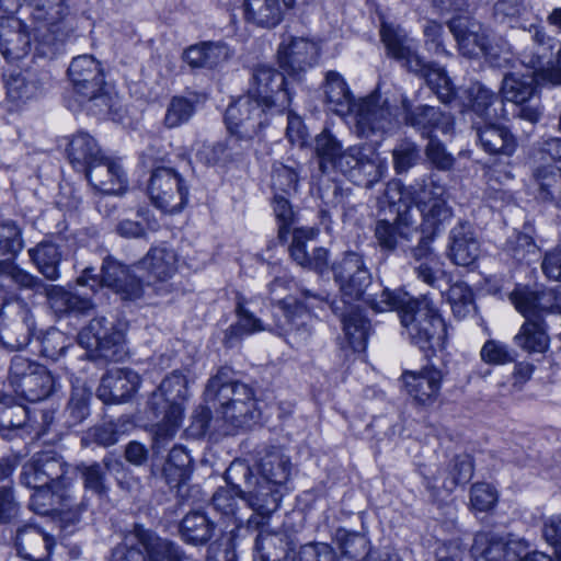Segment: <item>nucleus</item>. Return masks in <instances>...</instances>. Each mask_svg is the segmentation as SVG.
<instances>
[{
    "mask_svg": "<svg viewBox=\"0 0 561 561\" xmlns=\"http://www.w3.org/2000/svg\"><path fill=\"white\" fill-rule=\"evenodd\" d=\"M364 299L378 312L397 310L408 339L427 357L445 348L446 324L426 296L413 298L403 290L385 288L379 296L368 295Z\"/></svg>",
    "mask_w": 561,
    "mask_h": 561,
    "instance_id": "nucleus-1",
    "label": "nucleus"
},
{
    "mask_svg": "<svg viewBox=\"0 0 561 561\" xmlns=\"http://www.w3.org/2000/svg\"><path fill=\"white\" fill-rule=\"evenodd\" d=\"M314 152L322 174L337 171L366 188L379 182L387 171L385 160L375 150L362 146L343 149L341 141L328 129L316 137Z\"/></svg>",
    "mask_w": 561,
    "mask_h": 561,
    "instance_id": "nucleus-2",
    "label": "nucleus"
},
{
    "mask_svg": "<svg viewBox=\"0 0 561 561\" xmlns=\"http://www.w3.org/2000/svg\"><path fill=\"white\" fill-rule=\"evenodd\" d=\"M186 399L187 379L179 371L168 375L149 396L146 414L157 421L151 426L154 450L170 442L181 427Z\"/></svg>",
    "mask_w": 561,
    "mask_h": 561,
    "instance_id": "nucleus-3",
    "label": "nucleus"
},
{
    "mask_svg": "<svg viewBox=\"0 0 561 561\" xmlns=\"http://www.w3.org/2000/svg\"><path fill=\"white\" fill-rule=\"evenodd\" d=\"M295 290L300 297L289 295L277 300L280 314L274 313V322L268 329L283 336L293 348L299 350L309 343L314 331L316 320L310 309L327 302L328 295L298 286Z\"/></svg>",
    "mask_w": 561,
    "mask_h": 561,
    "instance_id": "nucleus-4",
    "label": "nucleus"
},
{
    "mask_svg": "<svg viewBox=\"0 0 561 561\" xmlns=\"http://www.w3.org/2000/svg\"><path fill=\"white\" fill-rule=\"evenodd\" d=\"M232 370L221 367L213 376L205 389L207 402L219 405L222 419L239 428L256 416V400L253 389L243 382L233 380Z\"/></svg>",
    "mask_w": 561,
    "mask_h": 561,
    "instance_id": "nucleus-5",
    "label": "nucleus"
},
{
    "mask_svg": "<svg viewBox=\"0 0 561 561\" xmlns=\"http://www.w3.org/2000/svg\"><path fill=\"white\" fill-rule=\"evenodd\" d=\"M243 478V502L255 513L248 519L249 527H260L262 522L257 519L268 518L279 506L282 493L279 486L272 482L262 481V476H253L251 468L241 461L232 462L225 472V479L229 483Z\"/></svg>",
    "mask_w": 561,
    "mask_h": 561,
    "instance_id": "nucleus-6",
    "label": "nucleus"
},
{
    "mask_svg": "<svg viewBox=\"0 0 561 561\" xmlns=\"http://www.w3.org/2000/svg\"><path fill=\"white\" fill-rule=\"evenodd\" d=\"M75 478V471L64 458L53 450L36 453L26 461L21 482L27 488L66 489Z\"/></svg>",
    "mask_w": 561,
    "mask_h": 561,
    "instance_id": "nucleus-7",
    "label": "nucleus"
},
{
    "mask_svg": "<svg viewBox=\"0 0 561 561\" xmlns=\"http://www.w3.org/2000/svg\"><path fill=\"white\" fill-rule=\"evenodd\" d=\"M93 267H85L77 283L80 286H99L112 288L123 300H137L142 297L144 287L140 279L130 273V270L119 262L107 256L101 268V276L94 274Z\"/></svg>",
    "mask_w": 561,
    "mask_h": 561,
    "instance_id": "nucleus-8",
    "label": "nucleus"
},
{
    "mask_svg": "<svg viewBox=\"0 0 561 561\" xmlns=\"http://www.w3.org/2000/svg\"><path fill=\"white\" fill-rule=\"evenodd\" d=\"M33 327V317L27 306L13 296L3 297L0 309V345L10 352L25 347Z\"/></svg>",
    "mask_w": 561,
    "mask_h": 561,
    "instance_id": "nucleus-9",
    "label": "nucleus"
},
{
    "mask_svg": "<svg viewBox=\"0 0 561 561\" xmlns=\"http://www.w3.org/2000/svg\"><path fill=\"white\" fill-rule=\"evenodd\" d=\"M78 342L94 358L117 362L122 358L124 333L104 317L92 319L78 334Z\"/></svg>",
    "mask_w": 561,
    "mask_h": 561,
    "instance_id": "nucleus-10",
    "label": "nucleus"
},
{
    "mask_svg": "<svg viewBox=\"0 0 561 561\" xmlns=\"http://www.w3.org/2000/svg\"><path fill=\"white\" fill-rule=\"evenodd\" d=\"M248 93L262 102L271 116L283 113L291 102L285 76L267 65H257L253 69Z\"/></svg>",
    "mask_w": 561,
    "mask_h": 561,
    "instance_id": "nucleus-11",
    "label": "nucleus"
},
{
    "mask_svg": "<svg viewBox=\"0 0 561 561\" xmlns=\"http://www.w3.org/2000/svg\"><path fill=\"white\" fill-rule=\"evenodd\" d=\"M268 111L251 94L240 96L225 115L228 129L240 139H252L268 123Z\"/></svg>",
    "mask_w": 561,
    "mask_h": 561,
    "instance_id": "nucleus-12",
    "label": "nucleus"
},
{
    "mask_svg": "<svg viewBox=\"0 0 561 561\" xmlns=\"http://www.w3.org/2000/svg\"><path fill=\"white\" fill-rule=\"evenodd\" d=\"M448 27L455 36L462 55L470 58L483 55L493 67L497 68H504L511 62L508 57L501 58L492 53L488 36L480 23L466 16H457L448 22Z\"/></svg>",
    "mask_w": 561,
    "mask_h": 561,
    "instance_id": "nucleus-13",
    "label": "nucleus"
},
{
    "mask_svg": "<svg viewBox=\"0 0 561 561\" xmlns=\"http://www.w3.org/2000/svg\"><path fill=\"white\" fill-rule=\"evenodd\" d=\"M148 191L153 205L170 214L182 210L188 198L183 178L170 168H158L152 172Z\"/></svg>",
    "mask_w": 561,
    "mask_h": 561,
    "instance_id": "nucleus-14",
    "label": "nucleus"
},
{
    "mask_svg": "<svg viewBox=\"0 0 561 561\" xmlns=\"http://www.w3.org/2000/svg\"><path fill=\"white\" fill-rule=\"evenodd\" d=\"M415 201L427 230H439L453 216L451 208L447 205L446 187L433 174L423 180L415 192Z\"/></svg>",
    "mask_w": 561,
    "mask_h": 561,
    "instance_id": "nucleus-15",
    "label": "nucleus"
},
{
    "mask_svg": "<svg viewBox=\"0 0 561 561\" xmlns=\"http://www.w3.org/2000/svg\"><path fill=\"white\" fill-rule=\"evenodd\" d=\"M420 474L424 484L433 494H439L442 491L453 492L459 484L468 483L473 476V461L470 455L461 454L455 456L449 461V476L440 477V467L428 461L419 467Z\"/></svg>",
    "mask_w": 561,
    "mask_h": 561,
    "instance_id": "nucleus-16",
    "label": "nucleus"
},
{
    "mask_svg": "<svg viewBox=\"0 0 561 561\" xmlns=\"http://www.w3.org/2000/svg\"><path fill=\"white\" fill-rule=\"evenodd\" d=\"M351 114L354 115V127L359 137L386 133L396 125L387 101L376 93L359 100Z\"/></svg>",
    "mask_w": 561,
    "mask_h": 561,
    "instance_id": "nucleus-17",
    "label": "nucleus"
},
{
    "mask_svg": "<svg viewBox=\"0 0 561 561\" xmlns=\"http://www.w3.org/2000/svg\"><path fill=\"white\" fill-rule=\"evenodd\" d=\"M333 273L334 279L345 297L350 299L364 298L366 288L370 285L371 275L360 254L345 253L343 259L333 265Z\"/></svg>",
    "mask_w": 561,
    "mask_h": 561,
    "instance_id": "nucleus-18",
    "label": "nucleus"
},
{
    "mask_svg": "<svg viewBox=\"0 0 561 561\" xmlns=\"http://www.w3.org/2000/svg\"><path fill=\"white\" fill-rule=\"evenodd\" d=\"M417 225L410 206L399 209L393 221L380 219L375 225V238L383 251L393 252L403 242H410Z\"/></svg>",
    "mask_w": 561,
    "mask_h": 561,
    "instance_id": "nucleus-19",
    "label": "nucleus"
},
{
    "mask_svg": "<svg viewBox=\"0 0 561 561\" xmlns=\"http://www.w3.org/2000/svg\"><path fill=\"white\" fill-rule=\"evenodd\" d=\"M380 37L389 57L400 61L411 72L424 69V59L419 55L414 41L403 28L382 22Z\"/></svg>",
    "mask_w": 561,
    "mask_h": 561,
    "instance_id": "nucleus-20",
    "label": "nucleus"
},
{
    "mask_svg": "<svg viewBox=\"0 0 561 561\" xmlns=\"http://www.w3.org/2000/svg\"><path fill=\"white\" fill-rule=\"evenodd\" d=\"M402 380L413 403L427 408L433 405L439 397L443 375L436 367L425 366L416 371H404Z\"/></svg>",
    "mask_w": 561,
    "mask_h": 561,
    "instance_id": "nucleus-21",
    "label": "nucleus"
},
{
    "mask_svg": "<svg viewBox=\"0 0 561 561\" xmlns=\"http://www.w3.org/2000/svg\"><path fill=\"white\" fill-rule=\"evenodd\" d=\"M140 386V376L129 368H116L103 375L96 396L104 403H121L131 398Z\"/></svg>",
    "mask_w": 561,
    "mask_h": 561,
    "instance_id": "nucleus-22",
    "label": "nucleus"
},
{
    "mask_svg": "<svg viewBox=\"0 0 561 561\" xmlns=\"http://www.w3.org/2000/svg\"><path fill=\"white\" fill-rule=\"evenodd\" d=\"M317 234L318 230L313 228L294 229L289 251L297 264L322 272L328 266L329 256L327 249L316 244Z\"/></svg>",
    "mask_w": 561,
    "mask_h": 561,
    "instance_id": "nucleus-23",
    "label": "nucleus"
},
{
    "mask_svg": "<svg viewBox=\"0 0 561 561\" xmlns=\"http://www.w3.org/2000/svg\"><path fill=\"white\" fill-rule=\"evenodd\" d=\"M520 543L493 533H478L471 547L477 561H519Z\"/></svg>",
    "mask_w": 561,
    "mask_h": 561,
    "instance_id": "nucleus-24",
    "label": "nucleus"
},
{
    "mask_svg": "<svg viewBox=\"0 0 561 561\" xmlns=\"http://www.w3.org/2000/svg\"><path fill=\"white\" fill-rule=\"evenodd\" d=\"M68 76L78 98L100 91L105 83L101 65L92 55L73 58L68 67Z\"/></svg>",
    "mask_w": 561,
    "mask_h": 561,
    "instance_id": "nucleus-25",
    "label": "nucleus"
},
{
    "mask_svg": "<svg viewBox=\"0 0 561 561\" xmlns=\"http://www.w3.org/2000/svg\"><path fill=\"white\" fill-rule=\"evenodd\" d=\"M31 51V38L25 23L16 18L0 19V53L9 61L24 58Z\"/></svg>",
    "mask_w": 561,
    "mask_h": 561,
    "instance_id": "nucleus-26",
    "label": "nucleus"
},
{
    "mask_svg": "<svg viewBox=\"0 0 561 561\" xmlns=\"http://www.w3.org/2000/svg\"><path fill=\"white\" fill-rule=\"evenodd\" d=\"M400 108L404 124L416 129L425 131L436 127L447 133L453 126L449 114H445L439 108L430 105L414 107L405 95L401 96Z\"/></svg>",
    "mask_w": 561,
    "mask_h": 561,
    "instance_id": "nucleus-27",
    "label": "nucleus"
},
{
    "mask_svg": "<svg viewBox=\"0 0 561 561\" xmlns=\"http://www.w3.org/2000/svg\"><path fill=\"white\" fill-rule=\"evenodd\" d=\"M528 32L533 45L522 54V62L535 71H542L561 46V42L547 34L546 30L536 24H530Z\"/></svg>",
    "mask_w": 561,
    "mask_h": 561,
    "instance_id": "nucleus-28",
    "label": "nucleus"
},
{
    "mask_svg": "<svg viewBox=\"0 0 561 561\" xmlns=\"http://www.w3.org/2000/svg\"><path fill=\"white\" fill-rule=\"evenodd\" d=\"M54 543L53 537L34 525H24L16 530V552L27 561H47Z\"/></svg>",
    "mask_w": 561,
    "mask_h": 561,
    "instance_id": "nucleus-29",
    "label": "nucleus"
},
{
    "mask_svg": "<svg viewBox=\"0 0 561 561\" xmlns=\"http://www.w3.org/2000/svg\"><path fill=\"white\" fill-rule=\"evenodd\" d=\"M91 186L104 194H123L126 179L122 168L112 159L103 157L84 173Z\"/></svg>",
    "mask_w": 561,
    "mask_h": 561,
    "instance_id": "nucleus-30",
    "label": "nucleus"
},
{
    "mask_svg": "<svg viewBox=\"0 0 561 561\" xmlns=\"http://www.w3.org/2000/svg\"><path fill=\"white\" fill-rule=\"evenodd\" d=\"M27 5L36 33H55L58 25L70 14L69 0H27Z\"/></svg>",
    "mask_w": 561,
    "mask_h": 561,
    "instance_id": "nucleus-31",
    "label": "nucleus"
},
{
    "mask_svg": "<svg viewBox=\"0 0 561 561\" xmlns=\"http://www.w3.org/2000/svg\"><path fill=\"white\" fill-rule=\"evenodd\" d=\"M278 64L289 75H298L313 65L317 47L305 38H294L287 45H280L277 51Z\"/></svg>",
    "mask_w": 561,
    "mask_h": 561,
    "instance_id": "nucleus-32",
    "label": "nucleus"
},
{
    "mask_svg": "<svg viewBox=\"0 0 561 561\" xmlns=\"http://www.w3.org/2000/svg\"><path fill=\"white\" fill-rule=\"evenodd\" d=\"M133 536L144 547L150 561H192L178 545L158 537L141 525L134 526Z\"/></svg>",
    "mask_w": 561,
    "mask_h": 561,
    "instance_id": "nucleus-33",
    "label": "nucleus"
},
{
    "mask_svg": "<svg viewBox=\"0 0 561 561\" xmlns=\"http://www.w3.org/2000/svg\"><path fill=\"white\" fill-rule=\"evenodd\" d=\"M558 286L543 291L516 289L511 294V301L524 316L541 319V312H557Z\"/></svg>",
    "mask_w": 561,
    "mask_h": 561,
    "instance_id": "nucleus-34",
    "label": "nucleus"
},
{
    "mask_svg": "<svg viewBox=\"0 0 561 561\" xmlns=\"http://www.w3.org/2000/svg\"><path fill=\"white\" fill-rule=\"evenodd\" d=\"M473 129L484 151L505 156H511L515 151V138L505 126L482 121L474 123Z\"/></svg>",
    "mask_w": 561,
    "mask_h": 561,
    "instance_id": "nucleus-35",
    "label": "nucleus"
},
{
    "mask_svg": "<svg viewBox=\"0 0 561 561\" xmlns=\"http://www.w3.org/2000/svg\"><path fill=\"white\" fill-rule=\"evenodd\" d=\"M323 92L329 110L341 116L351 114L357 103L344 78L334 70L325 73Z\"/></svg>",
    "mask_w": 561,
    "mask_h": 561,
    "instance_id": "nucleus-36",
    "label": "nucleus"
},
{
    "mask_svg": "<svg viewBox=\"0 0 561 561\" xmlns=\"http://www.w3.org/2000/svg\"><path fill=\"white\" fill-rule=\"evenodd\" d=\"M479 243L469 225L459 224L451 229L449 256L455 264L469 266L479 256Z\"/></svg>",
    "mask_w": 561,
    "mask_h": 561,
    "instance_id": "nucleus-37",
    "label": "nucleus"
},
{
    "mask_svg": "<svg viewBox=\"0 0 561 561\" xmlns=\"http://www.w3.org/2000/svg\"><path fill=\"white\" fill-rule=\"evenodd\" d=\"M102 153L96 141L85 133H79L69 142L68 158L72 167L82 172H87L92 164L100 161Z\"/></svg>",
    "mask_w": 561,
    "mask_h": 561,
    "instance_id": "nucleus-38",
    "label": "nucleus"
},
{
    "mask_svg": "<svg viewBox=\"0 0 561 561\" xmlns=\"http://www.w3.org/2000/svg\"><path fill=\"white\" fill-rule=\"evenodd\" d=\"M141 268L146 270L152 278L167 280L178 270V255L174 250L165 247L151 248L146 256L139 262Z\"/></svg>",
    "mask_w": 561,
    "mask_h": 561,
    "instance_id": "nucleus-39",
    "label": "nucleus"
},
{
    "mask_svg": "<svg viewBox=\"0 0 561 561\" xmlns=\"http://www.w3.org/2000/svg\"><path fill=\"white\" fill-rule=\"evenodd\" d=\"M238 481L227 482L228 485L219 488L211 497L215 511L222 517L233 520L237 526L242 522L240 501H243L244 496L242 484Z\"/></svg>",
    "mask_w": 561,
    "mask_h": 561,
    "instance_id": "nucleus-40",
    "label": "nucleus"
},
{
    "mask_svg": "<svg viewBox=\"0 0 561 561\" xmlns=\"http://www.w3.org/2000/svg\"><path fill=\"white\" fill-rule=\"evenodd\" d=\"M236 313L238 321L225 331L224 344L228 347H232L244 335L266 330L262 321L245 308L243 297L237 299Z\"/></svg>",
    "mask_w": 561,
    "mask_h": 561,
    "instance_id": "nucleus-41",
    "label": "nucleus"
},
{
    "mask_svg": "<svg viewBox=\"0 0 561 561\" xmlns=\"http://www.w3.org/2000/svg\"><path fill=\"white\" fill-rule=\"evenodd\" d=\"M245 19L262 27H274L283 20L279 0H245Z\"/></svg>",
    "mask_w": 561,
    "mask_h": 561,
    "instance_id": "nucleus-42",
    "label": "nucleus"
},
{
    "mask_svg": "<svg viewBox=\"0 0 561 561\" xmlns=\"http://www.w3.org/2000/svg\"><path fill=\"white\" fill-rule=\"evenodd\" d=\"M500 92L504 101L513 103L528 102L535 92L533 73H505Z\"/></svg>",
    "mask_w": 561,
    "mask_h": 561,
    "instance_id": "nucleus-43",
    "label": "nucleus"
},
{
    "mask_svg": "<svg viewBox=\"0 0 561 561\" xmlns=\"http://www.w3.org/2000/svg\"><path fill=\"white\" fill-rule=\"evenodd\" d=\"M334 540L342 556L350 561L366 560L370 552V541L366 533L352 531L340 527L334 533Z\"/></svg>",
    "mask_w": 561,
    "mask_h": 561,
    "instance_id": "nucleus-44",
    "label": "nucleus"
},
{
    "mask_svg": "<svg viewBox=\"0 0 561 561\" xmlns=\"http://www.w3.org/2000/svg\"><path fill=\"white\" fill-rule=\"evenodd\" d=\"M534 178L538 185V198L561 208V169L554 165L539 167Z\"/></svg>",
    "mask_w": 561,
    "mask_h": 561,
    "instance_id": "nucleus-45",
    "label": "nucleus"
},
{
    "mask_svg": "<svg viewBox=\"0 0 561 561\" xmlns=\"http://www.w3.org/2000/svg\"><path fill=\"white\" fill-rule=\"evenodd\" d=\"M215 524L202 512H190L181 523V536L192 545L206 543L214 534Z\"/></svg>",
    "mask_w": 561,
    "mask_h": 561,
    "instance_id": "nucleus-46",
    "label": "nucleus"
},
{
    "mask_svg": "<svg viewBox=\"0 0 561 561\" xmlns=\"http://www.w3.org/2000/svg\"><path fill=\"white\" fill-rule=\"evenodd\" d=\"M290 472V459L279 450H271L261 459L262 481L272 482L280 488L289 480Z\"/></svg>",
    "mask_w": 561,
    "mask_h": 561,
    "instance_id": "nucleus-47",
    "label": "nucleus"
},
{
    "mask_svg": "<svg viewBox=\"0 0 561 561\" xmlns=\"http://www.w3.org/2000/svg\"><path fill=\"white\" fill-rule=\"evenodd\" d=\"M55 380L45 366L35 367V371L28 376L21 387L15 390L25 400L37 402L46 399L53 391Z\"/></svg>",
    "mask_w": 561,
    "mask_h": 561,
    "instance_id": "nucleus-48",
    "label": "nucleus"
},
{
    "mask_svg": "<svg viewBox=\"0 0 561 561\" xmlns=\"http://www.w3.org/2000/svg\"><path fill=\"white\" fill-rule=\"evenodd\" d=\"M526 322L515 336L518 346L528 353H543L549 346V336L541 319L525 317Z\"/></svg>",
    "mask_w": 561,
    "mask_h": 561,
    "instance_id": "nucleus-49",
    "label": "nucleus"
},
{
    "mask_svg": "<svg viewBox=\"0 0 561 561\" xmlns=\"http://www.w3.org/2000/svg\"><path fill=\"white\" fill-rule=\"evenodd\" d=\"M44 82L32 72L11 75L7 80V95L13 102H24L37 96Z\"/></svg>",
    "mask_w": 561,
    "mask_h": 561,
    "instance_id": "nucleus-50",
    "label": "nucleus"
},
{
    "mask_svg": "<svg viewBox=\"0 0 561 561\" xmlns=\"http://www.w3.org/2000/svg\"><path fill=\"white\" fill-rule=\"evenodd\" d=\"M343 331L350 346L355 352L364 351L369 332V322L357 309L351 308L346 313L341 314Z\"/></svg>",
    "mask_w": 561,
    "mask_h": 561,
    "instance_id": "nucleus-51",
    "label": "nucleus"
},
{
    "mask_svg": "<svg viewBox=\"0 0 561 561\" xmlns=\"http://www.w3.org/2000/svg\"><path fill=\"white\" fill-rule=\"evenodd\" d=\"M47 298L50 307L60 313H85L93 308V304L89 298L81 297L59 286H50L47 289Z\"/></svg>",
    "mask_w": 561,
    "mask_h": 561,
    "instance_id": "nucleus-52",
    "label": "nucleus"
},
{
    "mask_svg": "<svg viewBox=\"0 0 561 561\" xmlns=\"http://www.w3.org/2000/svg\"><path fill=\"white\" fill-rule=\"evenodd\" d=\"M255 551L261 561H282L288 552L285 534L261 529L255 539Z\"/></svg>",
    "mask_w": 561,
    "mask_h": 561,
    "instance_id": "nucleus-53",
    "label": "nucleus"
},
{
    "mask_svg": "<svg viewBox=\"0 0 561 561\" xmlns=\"http://www.w3.org/2000/svg\"><path fill=\"white\" fill-rule=\"evenodd\" d=\"M413 72L425 78L426 83L442 103L449 104L455 100L456 91L445 69L438 67L436 64L426 62L424 60V69Z\"/></svg>",
    "mask_w": 561,
    "mask_h": 561,
    "instance_id": "nucleus-54",
    "label": "nucleus"
},
{
    "mask_svg": "<svg viewBox=\"0 0 561 561\" xmlns=\"http://www.w3.org/2000/svg\"><path fill=\"white\" fill-rule=\"evenodd\" d=\"M468 106L482 121H491L496 116L492 107L497 95L480 82L472 83L466 91Z\"/></svg>",
    "mask_w": 561,
    "mask_h": 561,
    "instance_id": "nucleus-55",
    "label": "nucleus"
},
{
    "mask_svg": "<svg viewBox=\"0 0 561 561\" xmlns=\"http://www.w3.org/2000/svg\"><path fill=\"white\" fill-rule=\"evenodd\" d=\"M191 461L188 453L183 447H173L162 469L167 483L178 486L184 482L191 473Z\"/></svg>",
    "mask_w": 561,
    "mask_h": 561,
    "instance_id": "nucleus-56",
    "label": "nucleus"
},
{
    "mask_svg": "<svg viewBox=\"0 0 561 561\" xmlns=\"http://www.w3.org/2000/svg\"><path fill=\"white\" fill-rule=\"evenodd\" d=\"M28 254L46 278L54 280L59 277L58 264L60 253L55 244L42 242L37 247L28 250Z\"/></svg>",
    "mask_w": 561,
    "mask_h": 561,
    "instance_id": "nucleus-57",
    "label": "nucleus"
},
{
    "mask_svg": "<svg viewBox=\"0 0 561 561\" xmlns=\"http://www.w3.org/2000/svg\"><path fill=\"white\" fill-rule=\"evenodd\" d=\"M27 420V410L18 404L9 396L0 397V434L8 437L9 433L21 428Z\"/></svg>",
    "mask_w": 561,
    "mask_h": 561,
    "instance_id": "nucleus-58",
    "label": "nucleus"
},
{
    "mask_svg": "<svg viewBox=\"0 0 561 561\" xmlns=\"http://www.w3.org/2000/svg\"><path fill=\"white\" fill-rule=\"evenodd\" d=\"M196 111L195 102L184 96H173L167 105L163 126L168 129L178 128L193 117Z\"/></svg>",
    "mask_w": 561,
    "mask_h": 561,
    "instance_id": "nucleus-59",
    "label": "nucleus"
},
{
    "mask_svg": "<svg viewBox=\"0 0 561 561\" xmlns=\"http://www.w3.org/2000/svg\"><path fill=\"white\" fill-rule=\"evenodd\" d=\"M90 396L84 387L73 388L65 411L68 426L80 424L89 415Z\"/></svg>",
    "mask_w": 561,
    "mask_h": 561,
    "instance_id": "nucleus-60",
    "label": "nucleus"
},
{
    "mask_svg": "<svg viewBox=\"0 0 561 561\" xmlns=\"http://www.w3.org/2000/svg\"><path fill=\"white\" fill-rule=\"evenodd\" d=\"M298 184V171L282 162L273 164L272 170V188L275 193L289 195L296 192Z\"/></svg>",
    "mask_w": 561,
    "mask_h": 561,
    "instance_id": "nucleus-61",
    "label": "nucleus"
},
{
    "mask_svg": "<svg viewBox=\"0 0 561 561\" xmlns=\"http://www.w3.org/2000/svg\"><path fill=\"white\" fill-rule=\"evenodd\" d=\"M23 247L21 229L12 221L0 224V255L15 257Z\"/></svg>",
    "mask_w": 561,
    "mask_h": 561,
    "instance_id": "nucleus-62",
    "label": "nucleus"
},
{
    "mask_svg": "<svg viewBox=\"0 0 561 561\" xmlns=\"http://www.w3.org/2000/svg\"><path fill=\"white\" fill-rule=\"evenodd\" d=\"M447 299L453 312L458 318H463L470 312L473 304V295L469 286L465 283L451 285L447 291Z\"/></svg>",
    "mask_w": 561,
    "mask_h": 561,
    "instance_id": "nucleus-63",
    "label": "nucleus"
},
{
    "mask_svg": "<svg viewBox=\"0 0 561 561\" xmlns=\"http://www.w3.org/2000/svg\"><path fill=\"white\" fill-rule=\"evenodd\" d=\"M392 157L394 170L400 174L415 165L420 159V150L414 142L403 140L394 147Z\"/></svg>",
    "mask_w": 561,
    "mask_h": 561,
    "instance_id": "nucleus-64",
    "label": "nucleus"
}]
</instances>
